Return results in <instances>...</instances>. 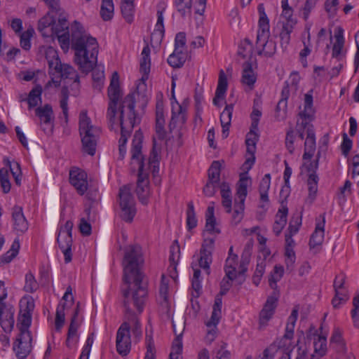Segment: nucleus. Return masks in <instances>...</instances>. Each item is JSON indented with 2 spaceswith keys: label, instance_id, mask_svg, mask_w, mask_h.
Listing matches in <instances>:
<instances>
[{
  "label": "nucleus",
  "instance_id": "nucleus-1",
  "mask_svg": "<svg viewBox=\"0 0 359 359\" xmlns=\"http://www.w3.org/2000/svg\"><path fill=\"white\" fill-rule=\"evenodd\" d=\"M144 264L142 248L140 245H130L125 250L122 265L123 281L127 287L123 290V306L127 320L133 324V334L136 337L142 334L140 325L135 316V309L141 313L147 299V284L144 281L142 271Z\"/></svg>",
  "mask_w": 359,
  "mask_h": 359
},
{
  "label": "nucleus",
  "instance_id": "nucleus-2",
  "mask_svg": "<svg viewBox=\"0 0 359 359\" xmlns=\"http://www.w3.org/2000/svg\"><path fill=\"white\" fill-rule=\"evenodd\" d=\"M38 31L44 38H50L53 41L57 39L62 45H96L97 39L86 32L80 22L75 20L70 27L67 22V15L63 13L53 17L50 24L41 25V20L38 22Z\"/></svg>",
  "mask_w": 359,
  "mask_h": 359
},
{
  "label": "nucleus",
  "instance_id": "nucleus-3",
  "mask_svg": "<svg viewBox=\"0 0 359 359\" xmlns=\"http://www.w3.org/2000/svg\"><path fill=\"white\" fill-rule=\"evenodd\" d=\"M142 134L136 131L132 142L130 166L133 172H138L136 194L140 202L147 204L150 191L148 172L145 169L144 158L142 154Z\"/></svg>",
  "mask_w": 359,
  "mask_h": 359
},
{
  "label": "nucleus",
  "instance_id": "nucleus-4",
  "mask_svg": "<svg viewBox=\"0 0 359 359\" xmlns=\"http://www.w3.org/2000/svg\"><path fill=\"white\" fill-rule=\"evenodd\" d=\"M249 48L250 49L247 50L246 46H240L238 54L243 58L248 57V60L243 65L241 82L252 90L257 80L256 74L252 67L253 54L257 53L259 55L271 57L276 52V46H249Z\"/></svg>",
  "mask_w": 359,
  "mask_h": 359
},
{
  "label": "nucleus",
  "instance_id": "nucleus-5",
  "mask_svg": "<svg viewBox=\"0 0 359 359\" xmlns=\"http://www.w3.org/2000/svg\"><path fill=\"white\" fill-rule=\"evenodd\" d=\"M135 99L134 93H129L120 103L116 114H118V123L121 133L130 134L135 124L140 122V118L135 111Z\"/></svg>",
  "mask_w": 359,
  "mask_h": 359
},
{
  "label": "nucleus",
  "instance_id": "nucleus-6",
  "mask_svg": "<svg viewBox=\"0 0 359 359\" xmlns=\"http://www.w3.org/2000/svg\"><path fill=\"white\" fill-rule=\"evenodd\" d=\"M79 132L83 152L93 156L95 154L100 129L91 124L86 111H81L79 115Z\"/></svg>",
  "mask_w": 359,
  "mask_h": 359
},
{
  "label": "nucleus",
  "instance_id": "nucleus-7",
  "mask_svg": "<svg viewBox=\"0 0 359 359\" xmlns=\"http://www.w3.org/2000/svg\"><path fill=\"white\" fill-rule=\"evenodd\" d=\"M122 93L119 85V76L116 72L112 74L110 85L108 88L109 106L107 109V116L112 128L113 126L116 123V112L118 106L122 100L120 101Z\"/></svg>",
  "mask_w": 359,
  "mask_h": 359
},
{
  "label": "nucleus",
  "instance_id": "nucleus-8",
  "mask_svg": "<svg viewBox=\"0 0 359 359\" xmlns=\"http://www.w3.org/2000/svg\"><path fill=\"white\" fill-rule=\"evenodd\" d=\"M74 50V60L84 72H88L97 63L98 50L92 46H72Z\"/></svg>",
  "mask_w": 359,
  "mask_h": 359
},
{
  "label": "nucleus",
  "instance_id": "nucleus-9",
  "mask_svg": "<svg viewBox=\"0 0 359 359\" xmlns=\"http://www.w3.org/2000/svg\"><path fill=\"white\" fill-rule=\"evenodd\" d=\"M248 178L241 177L238 183L236 195L234 199L233 212L231 217V223L234 225L239 224L243 218L245 201L247 196Z\"/></svg>",
  "mask_w": 359,
  "mask_h": 359
},
{
  "label": "nucleus",
  "instance_id": "nucleus-10",
  "mask_svg": "<svg viewBox=\"0 0 359 359\" xmlns=\"http://www.w3.org/2000/svg\"><path fill=\"white\" fill-rule=\"evenodd\" d=\"M118 197L121 210V217L127 222H131L136 213L135 203L131 194V186L125 185L120 188Z\"/></svg>",
  "mask_w": 359,
  "mask_h": 359
},
{
  "label": "nucleus",
  "instance_id": "nucleus-11",
  "mask_svg": "<svg viewBox=\"0 0 359 359\" xmlns=\"http://www.w3.org/2000/svg\"><path fill=\"white\" fill-rule=\"evenodd\" d=\"M50 75L52 76L51 81L47 83L46 87L50 86L51 83H53L55 87H57L60 85L61 79H69L73 81L72 90H79L80 84L79 76L73 67L67 64H61L59 66V69L55 70L53 74Z\"/></svg>",
  "mask_w": 359,
  "mask_h": 359
},
{
  "label": "nucleus",
  "instance_id": "nucleus-12",
  "mask_svg": "<svg viewBox=\"0 0 359 359\" xmlns=\"http://www.w3.org/2000/svg\"><path fill=\"white\" fill-rule=\"evenodd\" d=\"M73 228V222L68 220L65 225L60 227L57 235V242L59 248L62 250L65 256V262L69 263L72 261V232Z\"/></svg>",
  "mask_w": 359,
  "mask_h": 359
},
{
  "label": "nucleus",
  "instance_id": "nucleus-13",
  "mask_svg": "<svg viewBox=\"0 0 359 359\" xmlns=\"http://www.w3.org/2000/svg\"><path fill=\"white\" fill-rule=\"evenodd\" d=\"M232 280H230L226 277L222 279L220 283L219 294L217 295L215 299L211 318L208 321H207V325L208 327H215L219 323L222 317L221 310L222 299L221 296L226 294V292L229 290L230 287H231Z\"/></svg>",
  "mask_w": 359,
  "mask_h": 359
},
{
  "label": "nucleus",
  "instance_id": "nucleus-14",
  "mask_svg": "<svg viewBox=\"0 0 359 359\" xmlns=\"http://www.w3.org/2000/svg\"><path fill=\"white\" fill-rule=\"evenodd\" d=\"M130 325L128 322L123 323L116 333V351L123 356L127 355L131 348Z\"/></svg>",
  "mask_w": 359,
  "mask_h": 359
},
{
  "label": "nucleus",
  "instance_id": "nucleus-15",
  "mask_svg": "<svg viewBox=\"0 0 359 359\" xmlns=\"http://www.w3.org/2000/svg\"><path fill=\"white\" fill-rule=\"evenodd\" d=\"M32 337L30 332L19 333L13 344V349L18 359H25L31 353Z\"/></svg>",
  "mask_w": 359,
  "mask_h": 359
},
{
  "label": "nucleus",
  "instance_id": "nucleus-16",
  "mask_svg": "<svg viewBox=\"0 0 359 359\" xmlns=\"http://www.w3.org/2000/svg\"><path fill=\"white\" fill-rule=\"evenodd\" d=\"M36 116L40 119L42 130L47 135H51L54 128V114L52 107L46 104L35 109Z\"/></svg>",
  "mask_w": 359,
  "mask_h": 359
},
{
  "label": "nucleus",
  "instance_id": "nucleus-17",
  "mask_svg": "<svg viewBox=\"0 0 359 359\" xmlns=\"http://www.w3.org/2000/svg\"><path fill=\"white\" fill-rule=\"evenodd\" d=\"M346 278V274L343 272L335 276L333 283L335 295L332 301L334 308H339L341 304L348 299V291L344 287Z\"/></svg>",
  "mask_w": 359,
  "mask_h": 359
},
{
  "label": "nucleus",
  "instance_id": "nucleus-18",
  "mask_svg": "<svg viewBox=\"0 0 359 359\" xmlns=\"http://www.w3.org/2000/svg\"><path fill=\"white\" fill-rule=\"evenodd\" d=\"M259 13L258 26L259 29L257 35V43L266 45L269 37V20L265 13L264 6L259 4L257 7Z\"/></svg>",
  "mask_w": 359,
  "mask_h": 359
},
{
  "label": "nucleus",
  "instance_id": "nucleus-19",
  "mask_svg": "<svg viewBox=\"0 0 359 359\" xmlns=\"http://www.w3.org/2000/svg\"><path fill=\"white\" fill-rule=\"evenodd\" d=\"M258 129H253L250 128V130L246 135L245 144L247 147V154L250 155L247 157L243 166H245L248 170L250 169L255 161V153L256 151V144L259 140V136L257 133Z\"/></svg>",
  "mask_w": 359,
  "mask_h": 359
},
{
  "label": "nucleus",
  "instance_id": "nucleus-20",
  "mask_svg": "<svg viewBox=\"0 0 359 359\" xmlns=\"http://www.w3.org/2000/svg\"><path fill=\"white\" fill-rule=\"evenodd\" d=\"M12 222L13 229L17 234H23L29 228L28 222L23 214L22 208L20 206L15 205L13 208Z\"/></svg>",
  "mask_w": 359,
  "mask_h": 359
},
{
  "label": "nucleus",
  "instance_id": "nucleus-21",
  "mask_svg": "<svg viewBox=\"0 0 359 359\" xmlns=\"http://www.w3.org/2000/svg\"><path fill=\"white\" fill-rule=\"evenodd\" d=\"M86 173L79 169H74L69 172V182L80 195H83L88 188Z\"/></svg>",
  "mask_w": 359,
  "mask_h": 359
},
{
  "label": "nucleus",
  "instance_id": "nucleus-22",
  "mask_svg": "<svg viewBox=\"0 0 359 359\" xmlns=\"http://www.w3.org/2000/svg\"><path fill=\"white\" fill-rule=\"evenodd\" d=\"M214 248V240L209 239L205 240L202 245V248L200 251L201 257L198 260V264L201 268L207 271V273L209 274L210 265L212 263V252Z\"/></svg>",
  "mask_w": 359,
  "mask_h": 359
},
{
  "label": "nucleus",
  "instance_id": "nucleus-23",
  "mask_svg": "<svg viewBox=\"0 0 359 359\" xmlns=\"http://www.w3.org/2000/svg\"><path fill=\"white\" fill-rule=\"evenodd\" d=\"M48 8L47 13L42 17L41 20V25H46L53 22V17L65 13L60 4V0H42Z\"/></svg>",
  "mask_w": 359,
  "mask_h": 359
},
{
  "label": "nucleus",
  "instance_id": "nucleus-24",
  "mask_svg": "<svg viewBox=\"0 0 359 359\" xmlns=\"http://www.w3.org/2000/svg\"><path fill=\"white\" fill-rule=\"evenodd\" d=\"M277 297L275 296L269 297L264 308L259 313V325L265 327L269 320L272 318L275 309L276 308Z\"/></svg>",
  "mask_w": 359,
  "mask_h": 359
},
{
  "label": "nucleus",
  "instance_id": "nucleus-25",
  "mask_svg": "<svg viewBox=\"0 0 359 359\" xmlns=\"http://www.w3.org/2000/svg\"><path fill=\"white\" fill-rule=\"evenodd\" d=\"M320 217L322 218V220L317 222L315 231L310 238L309 246L311 249H315L316 248L320 246L324 240V227L325 223L324 214L321 215Z\"/></svg>",
  "mask_w": 359,
  "mask_h": 359
},
{
  "label": "nucleus",
  "instance_id": "nucleus-26",
  "mask_svg": "<svg viewBox=\"0 0 359 359\" xmlns=\"http://www.w3.org/2000/svg\"><path fill=\"white\" fill-rule=\"evenodd\" d=\"M185 46H175L173 53L168 57V63L174 68H180L187 58Z\"/></svg>",
  "mask_w": 359,
  "mask_h": 359
},
{
  "label": "nucleus",
  "instance_id": "nucleus-27",
  "mask_svg": "<svg viewBox=\"0 0 359 359\" xmlns=\"http://www.w3.org/2000/svg\"><path fill=\"white\" fill-rule=\"evenodd\" d=\"M228 87L226 76L223 69L219 71L218 84L215 92L213 103L216 106H219V102L224 99Z\"/></svg>",
  "mask_w": 359,
  "mask_h": 359
},
{
  "label": "nucleus",
  "instance_id": "nucleus-28",
  "mask_svg": "<svg viewBox=\"0 0 359 359\" xmlns=\"http://www.w3.org/2000/svg\"><path fill=\"white\" fill-rule=\"evenodd\" d=\"M316 137L315 133L313 128L308 129V134L306 135V141L304 143V153L303 154V159H311L316 151Z\"/></svg>",
  "mask_w": 359,
  "mask_h": 359
},
{
  "label": "nucleus",
  "instance_id": "nucleus-29",
  "mask_svg": "<svg viewBox=\"0 0 359 359\" xmlns=\"http://www.w3.org/2000/svg\"><path fill=\"white\" fill-rule=\"evenodd\" d=\"M151 50L149 46H144L142 53L140 62V71L143 75V79H148L151 68L150 59Z\"/></svg>",
  "mask_w": 359,
  "mask_h": 359
},
{
  "label": "nucleus",
  "instance_id": "nucleus-30",
  "mask_svg": "<svg viewBox=\"0 0 359 359\" xmlns=\"http://www.w3.org/2000/svg\"><path fill=\"white\" fill-rule=\"evenodd\" d=\"M46 58L48 64L49 74H53V72L58 69L59 66L62 64L58 53L53 46H48L46 50Z\"/></svg>",
  "mask_w": 359,
  "mask_h": 359
},
{
  "label": "nucleus",
  "instance_id": "nucleus-31",
  "mask_svg": "<svg viewBox=\"0 0 359 359\" xmlns=\"http://www.w3.org/2000/svg\"><path fill=\"white\" fill-rule=\"evenodd\" d=\"M147 80V79H143V75H142L136 86L135 94H137V99L141 102L142 106H145L147 104L150 97V90L146 83ZM133 93L135 95V93Z\"/></svg>",
  "mask_w": 359,
  "mask_h": 359
},
{
  "label": "nucleus",
  "instance_id": "nucleus-32",
  "mask_svg": "<svg viewBox=\"0 0 359 359\" xmlns=\"http://www.w3.org/2000/svg\"><path fill=\"white\" fill-rule=\"evenodd\" d=\"M233 108V104H226L224 111L220 114V122L222 127V135L224 137H226L229 135V129L231 125Z\"/></svg>",
  "mask_w": 359,
  "mask_h": 359
},
{
  "label": "nucleus",
  "instance_id": "nucleus-33",
  "mask_svg": "<svg viewBox=\"0 0 359 359\" xmlns=\"http://www.w3.org/2000/svg\"><path fill=\"white\" fill-rule=\"evenodd\" d=\"M220 192L222 196V204L227 213L232 210V197L229 184L223 182L220 184Z\"/></svg>",
  "mask_w": 359,
  "mask_h": 359
},
{
  "label": "nucleus",
  "instance_id": "nucleus-34",
  "mask_svg": "<svg viewBox=\"0 0 359 359\" xmlns=\"http://www.w3.org/2000/svg\"><path fill=\"white\" fill-rule=\"evenodd\" d=\"M288 209L283 207L280 209L276 215V219L273 226V231L276 236H278L287 223V215Z\"/></svg>",
  "mask_w": 359,
  "mask_h": 359
},
{
  "label": "nucleus",
  "instance_id": "nucleus-35",
  "mask_svg": "<svg viewBox=\"0 0 359 359\" xmlns=\"http://www.w3.org/2000/svg\"><path fill=\"white\" fill-rule=\"evenodd\" d=\"M238 265V256L237 255H233V256H229L226 259V264L224 266V271L226 273V277L230 280H235L237 277V274L241 275L239 273V271L237 272L236 266Z\"/></svg>",
  "mask_w": 359,
  "mask_h": 359
},
{
  "label": "nucleus",
  "instance_id": "nucleus-36",
  "mask_svg": "<svg viewBox=\"0 0 359 359\" xmlns=\"http://www.w3.org/2000/svg\"><path fill=\"white\" fill-rule=\"evenodd\" d=\"M253 243V241L250 239L245 245L243 253L241 255V260L239 266V273L241 274H243L247 271V266L250 262Z\"/></svg>",
  "mask_w": 359,
  "mask_h": 359
},
{
  "label": "nucleus",
  "instance_id": "nucleus-37",
  "mask_svg": "<svg viewBox=\"0 0 359 359\" xmlns=\"http://www.w3.org/2000/svg\"><path fill=\"white\" fill-rule=\"evenodd\" d=\"M298 308L294 307L292 311L290 316L287 319V323L285 327V333L283 335L281 341L283 340H291L294 337V329L298 316Z\"/></svg>",
  "mask_w": 359,
  "mask_h": 359
},
{
  "label": "nucleus",
  "instance_id": "nucleus-38",
  "mask_svg": "<svg viewBox=\"0 0 359 359\" xmlns=\"http://www.w3.org/2000/svg\"><path fill=\"white\" fill-rule=\"evenodd\" d=\"M314 353L311 355V359H320L327 352V339L325 337L318 336L314 341Z\"/></svg>",
  "mask_w": 359,
  "mask_h": 359
},
{
  "label": "nucleus",
  "instance_id": "nucleus-39",
  "mask_svg": "<svg viewBox=\"0 0 359 359\" xmlns=\"http://www.w3.org/2000/svg\"><path fill=\"white\" fill-rule=\"evenodd\" d=\"M172 327L176 338L172 341L171 352L170 353V359H179V356L182 353V341L181 339L182 333L177 334L175 325L172 323Z\"/></svg>",
  "mask_w": 359,
  "mask_h": 359
},
{
  "label": "nucleus",
  "instance_id": "nucleus-40",
  "mask_svg": "<svg viewBox=\"0 0 359 359\" xmlns=\"http://www.w3.org/2000/svg\"><path fill=\"white\" fill-rule=\"evenodd\" d=\"M78 313H79V304H77V306L74 311V314L72 317L71 323H70V325L69 327L67 338V341H66V344H67V346H71L72 339H73L74 337L76 336L77 329L79 326V323L77 321Z\"/></svg>",
  "mask_w": 359,
  "mask_h": 359
},
{
  "label": "nucleus",
  "instance_id": "nucleus-41",
  "mask_svg": "<svg viewBox=\"0 0 359 359\" xmlns=\"http://www.w3.org/2000/svg\"><path fill=\"white\" fill-rule=\"evenodd\" d=\"M269 255V251L267 250L264 254V258L259 257L257 259V264L256 269H255L254 276L252 277L253 283L256 285H259V283L261 280V278L262 277L263 274L264 273L265 268L266 266V257Z\"/></svg>",
  "mask_w": 359,
  "mask_h": 359
},
{
  "label": "nucleus",
  "instance_id": "nucleus-42",
  "mask_svg": "<svg viewBox=\"0 0 359 359\" xmlns=\"http://www.w3.org/2000/svg\"><path fill=\"white\" fill-rule=\"evenodd\" d=\"M318 180V177L316 173H310L309 175L307 180L309 189L308 199L310 200L311 203H313L316 196Z\"/></svg>",
  "mask_w": 359,
  "mask_h": 359
},
{
  "label": "nucleus",
  "instance_id": "nucleus-43",
  "mask_svg": "<svg viewBox=\"0 0 359 359\" xmlns=\"http://www.w3.org/2000/svg\"><path fill=\"white\" fill-rule=\"evenodd\" d=\"M3 318H1L0 323L2 329L6 332H10L14 326V312L11 309H6L4 314Z\"/></svg>",
  "mask_w": 359,
  "mask_h": 359
},
{
  "label": "nucleus",
  "instance_id": "nucleus-44",
  "mask_svg": "<svg viewBox=\"0 0 359 359\" xmlns=\"http://www.w3.org/2000/svg\"><path fill=\"white\" fill-rule=\"evenodd\" d=\"M121 9L125 20L131 22L134 13V0H122Z\"/></svg>",
  "mask_w": 359,
  "mask_h": 359
},
{
  "label": "nucleus",
  "instance_id": "nucleus-45",
  "mask_svg": "<svg viewBox=\"0 0 359 359\" xmlns=\"http://www.w3.org/2000/svg\"><path fill=\"white\" fill-rule=\"evenodd\" d=\"M294 24L292 20H287L285 23H283L279 34L281 44H288L290 43V34L292 32Z\"/></svg>",
  "mask_w": 359,
  "mask_h": 359
},
{
  "label": "nucleus",
  "instance_id": "nucleus-46",
  "mask_svg": "<svg viewBox=\"0 0 359 359\" xmlns=\"http://www.w3.org/2000/svg\"><path fill=\"white\" fill-rule=\"evenodd\" d=\"M214 202H212L211 204L208 207L206 211V224L205 228L207 231L210 232H217L219 233V231L215 229V226L216 224V219L214 215Z\"/></svg>",
  "mask_w": 359,
  "mask_h": 359
},
{
  "label": "nucleus",
  "instance_id": "nucleus-47",
  "mask_svg": "<svg viewBox=\"0 0 359 359\" xmlns=\"http://www.w3.org/2000/svg\"><path fill=\"white\" fill-rule=\"evenodd\" d=\"M60 107L62 110V115L64 116V119L65 123L68 122V99H69V90L68 87L64 86L62 88L60 92Z\"/></svg>",
  "mask_w": 359,
  "mask_h": 359
},
{
  "label": "nucleus",
  "instance_id": "nucleus-48",
  "mask_svg": "<svg viewBox=\"0 0 359 359\" xmlns=\"http://www.w3.org/2000/svg\"><path fill=\"white\" fill-rule=\"evenodd\" d=\"M90 71H92L93 80L96 83L94 86L100 88L104 79V67L96 63Z\"/></svg>",
  "mask_w": 359,
  "mask_h": 359
},
{
  "label": "nucleus",
  "instance_id": "nucleus-49",
  "mask_svg": "<svg viewBox=\"0 0 359 359\" xmlns=\"http://www.w3.org/2000/svg\"><path fill=\"white\" fill-rule=\"evenodd\" d=\"M177 104H178L177 102ZM172 118L170 125L174 123H178L179 124L183 125L187 121L186 109L181 105L177 104V111H175V107L172 105Z\"/></svg>",
  "mask_w": 359,
  "mask_h": 359
},
{
  "label": "nucleus",
  "instance_id": "nucleus-50",
  "mask_svg": "<svg viewBox=\"0 0 359 359\" xmlns=\"http://www.w3.org/2000/svg\"><path fill=\"white\" fill-rule=\"evenodd\" d=\"M175 6L182 17L191 15L192 0H175Z\"/></svg>",
  "mask_w": 359,
  "mask_h": 359
},
{
  "label": "nucleus",
  "instance_id": "nucleus-51",
  "mask_svg": "<svg viewBox=\"0 0 359 359\" xmlns=\"http://www.w3.org/2000/svg\"><path fill=\"white\" fill-rule=\"evenodd\" d=\"M41 93L42 88L40 86H36L29 92L27 98L29 109L37 106L39 101H41Z\"/></svg>",
  "mask_w": 359,
  "mask_h": 359
},
{
  "label": "nucleus",
  "instance_id": "nucleus-52",
  "mask_svg": "<svg viewBox=\"0 0 359 359\" xmlns=\"http://www.w3.org/2000/svg\"><path fill=\"white\" fill-rule=\"evenodd\" d=\"M20 249V241L15 239L11 249L0 258L1 262L9 263L14 257H16Z\"/></svg>",
  "mask_w": 359,
  "mask_h": 359
},
{
  "label": "nucleus",
  "instance_id": "nucleus-53",
  "mask_svg": "<svg viewBox=\"0 0 359 359\" xmlns=\"http://www.w3.org/2000/svg\"><path fill=\"white\" fill-rule=\"evenodd\" d=\"M284 273V269L280 265H276L273 272L271 273L269 279V283L271 288L276 290L277 287V282L280 280Z\"/></svg>",
  "mask_w": 359,
  "mask_h": 359
},
{
  "label": "nucleus",
  "instance_id": "nucleus-54",
  "mask_svg": "<svg viewBox=\"0 0 359 359\" xmlns=\"http://www.w3.org/2000/svg\"><path fill=\"white\" fill-rule=\"evenodd\" d=\"M114 4L112 0H102L100 14L103 20H110L113 16Z\"/></svg>",
  "mask_w": 359,
  "mask_h": 359
},
{
  "label": "nucleus",
  "instance_id": "nucleus-55",
  "mask_svg": "<svg viewBox=\"0 0 359 359\" xmlns=\"http://www.w3.org/2000/svg\"><path fill=\"white\" fill-rule=\"evenodd\" d=\"M187 225L189 230L195 228L197 225V219L192 201L189 202L187 205Z\"/></svg>",
  "mask_w": 359,
  "mask_h": 359
},
{
  "label": "nucleus",
  "instance_id": "nucleus-56",
  "mask_svg": "<svg viewBox=\"0 0 359 359\" xmlns=\"http://www.w3.org/2000/svg\"><path fill=\"white\" fill-rule=\"evenodd\" d=\"M221 164L215 161L208 170V180L219 184Z\"/></svg>",
  "mask_w": 359,
  "mask_h": 359
},
{
  "label": "nucleus",
  "instance_id": "nucleus-57",
  "mask_svg": "<svg viewBox=\"0 0 359 359\" xmlns=\"http://www.w3.org/2000/svg\"><path fill=\"white\" fill-rule=\"evenodd\" d=\"M39 288V284L34 276L29 272L25 275V283L24 290L27 292L33 293Z\"/></svg>",
  "mask_w": 359,
  "mask_h": 359
},
{
  "label": "nucleus",
  "instance_id": "nucleus-58",
  "mask_svg": "<svg viewBox=\"0 0 359 359\" xmlns=\"http://www.w3.org/2000/svg\"><path fill=\"white\" fill-rule=\"evenodd\" d=\"M66 307V303H60L56 311L55 315V329L57 331H60L65 323V309Z\"/></svg>",
  "mask_w": 359,
  "mask_h": 359
},
{
  "label": "nucleus",
  "instance_id": "nucleus-59",
  "mask_svg": "<svg viewBox=\"0 0 359 359\" xmlns=\"http://www.w3.org/2000/svg\"><path fill=\"white\" fill-rule=\"evenodd\" d=\"M0 183L4 194H8L11 190L8 171L6 168L0 169Z\"/></svg>",
  "mask_w": 359,
  "mask_h": 359
},
{
  "label": "nucleus",
  "instance_id": "nucleus-60",
  "mask_svg": "<svg viewBox=\"0 0 359 359\" xmlns=\"http://www.w3.org/2000/svg\"><path fill=\"white\" fill-rule=\"evenodd\" d=\"M313 104V96L311 94H306L304 97V110L299 113L301 118H309L311 116V108Z\"/></svg>",
  "mask_w": 359,
  "mask_h": 359
},
{
  "label": "nucleus",
  "instance_id": "nucleus-61",
  "mask_svg": "<svg viewBox=\"0 0 359 359\" xmlns=\"http://www.w3.org/2000/svg\"><path fill=\"white\" fill-rule=\"evenodd\" d=\"M164 35V30L155 29L151 34L149 41H145L146 45H161Z\"/></svg>",
  "mask_w": 359,
  "mask_h": 359
},
{
  "label": "nucleus",
  "instance_id": "nucleus-62",
  "mask_svg": "<svg viewBox=\"0 0 359 359\" xmlns=\"http://www.w3.org/2000/svg\"><path fill=\"white\" fill-rule=\"evenodd\" d=\"M31 314L29 313H24L20 318V325H18L20 333L22 332H29V327L31 325L32 318Z\"/></svg>",
  "mask_w": 359,
  "mask_h": 359
},
{
  "label": "nucleus",
  "instance_id": "nucleus-63",
  "mask_svg": "<svg viewBox=\"0 0 359 359\" xmlns=\"http://www.w3.org/2000/svg\"><path fill=\"white\" fill-rule=\"evenodd\" d=\"M287 102V98H282L277 104L276 111L277 118L283 120L286 117Z\"/></svg>",
  "mask_w": 359,
  "mask_h": 359
},
{
  "label": "nucleus",
  "instance_id": "nucleus-64",
  "mask_svg": "<svg viewBox=\"0 0 359 359\" xmlns=\"http://www.w3.org/2000/svg\"><path fill=\"white\" fill-rule=\"evenodd\" d=\"M146 344H147V353L144 359H155V346L153 341L152 337L146 334Z\"/></svg>",
  "mask_w": 359,
  "mask_h": 359
}]
</instances>
